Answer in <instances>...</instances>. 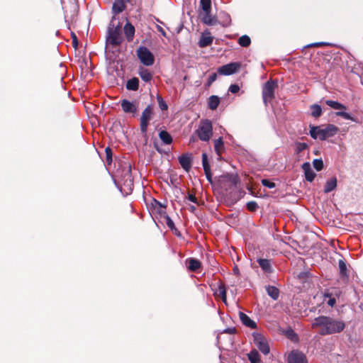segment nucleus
Returning a JSON list of instances; mask_svg holds the SVG:
<instances>
[{"instance_id":"40","label":"nucleus","mask_w":363,"mask_h":363,"mask_svg":"<svg viewBox=\"0 0 363 363\" xmlns=\"http://www.w3.org/2000/svg\"><path fill=\"white\" fill-rule=\"evenodd\" d=\"M165 219H166V224L168 226V228H170L171 230H177L174 223L173 220L171 219V218L168 216H166Z\"/></svg>"},{"instance_id":"34","label":"nucleus","mask_w":363,"mask_h":363,"mask_svg":"<svg viewBox=\"0 0 363 363\" xmlns=\"http://www.w3.org/2000/svg\"><path fill=\"white\" fill-rule=\"evenodd\" d=\"M340 274L341 277H347V265L343 259H340L338 262Z\"/></svg>"},{"instance_id":"19","label":"nucleus","mask_w":363,"mask_h":363,"mask_svg":"<svg viewBox=\"0 0 363 363\" xmlns=\"http://www.w3.org/2000/svg\"><path fill=\"white\" fill-rule=\"evenodd\" d=\"M126 1L127 0H115L112 7V11L115 16L125 10Z\"/></svg>"},{"instance_id":"3","label":"nucleus","mask_w":363,"mask_h":363,"mask_svg":"<svg viewBox=\"0 0 363 363\" xmlns=\"http://www.w3.org/2000/svg\"><path fill=\"white\" fill-rule=\"evenodd\" d=\"M338 130V128L333 124H328L325 127L313 126L310 130V135L314 139L323 140L334 136Z\"/></svg>"},{"instance_id":"25","label":"nucleus","mask_w":363,"mask_h":363,"mask_svg":"<svg viewBox=\"0 0 363 363\" xmlns=\"http://www.w3.org/2000/svg\"><path fill=\"white\" fill-rule=\"evenodd\" d=\"M138 74L141 79L145 82H150L152 78V75L150 73V72L147 69L144 67L140 68Z\"/></svg>"},{"instance_id":"9","label":"nucleus","mask_w":363,"mask_h":363,"mask_svg":"<svg viewBox=\"0 0 363 363\" xmlns=\"http://www.w3.org/2000/svg\"><path fill=\"white\" fill-rule=\"evenodd\" d=\"M277 84L273 81L267 82L262 89V98L265 104L268 102H271L274 96V90Z\"/></svg>"},{"instance_id":"30","label":"nucleus","mask_w":363,"mask_h":363,"mask_svg":"<svg viewBox=\"0 0 363 363\" xmlns=\"http://www.w3.org/2000/svg\"><path fill=\"white\" fill-rule=\"evenodd\" d=\"M224 148L223 142L222 138L216 139L214 142V149L216 154L218 156L221 155L222 151Z\"/></svg>"},{"instance_id":"7","label":"nucleus","mask_w":363,"mask_h":363,"mask_svg":"<svg viewBox=\"0 0 363 363\" xmlns=\"http://www.w3.org/2000/svg\"><path fill=\"white\" fill-rule=\"evenodd\" d=\"M325 104L330 107L339 110V111L335 113V115L337 116H341L344 119L350 120L352 121L356 122V119L352 116L350 113L345 112V111L347 109L346 106L337 101H332V100H326Z\"/></svg>"},{"instance_id":"10","label":"nucleus","mask_w":363,"mask_h":363,"mask_svg":"<svg viewBox=\"0 0 363 363\" xmlns=\"http://www.w3.org/2000/svg\"><path fill=\"white\" fill-rule=\"evenodd\" d=\"M123 111L126 114H130L133 117L138 115V102L130 101L128 99H123L120 101Z\"/></svg>"},{"instance_id":"2","label":"nucleus","mask_w":363,"mask_h":363,"mask_svg":"<svg viewBox=\"0 0 363 363\" xmlns=\"http://www.w3.org/2000/svg\"><path fill=\"white\" fill-rule=\"evenodd\" d=\"M115 19L116 16H113L108 28L106 42L113 46H118L123 42L122 23L119 22L117 25H115Z\"/></svg>"},{"instance_id":"44","label":"nucleus","mask_w":363,"mask_h":363,"mask_svg":"<svg viewBox=\"0 0 363 363\" xmlns=\"http://www.w3.org/2000/svg\"><path fill=\"white\" fill-rule=\"evenodd\" d=\"M240 86L238 84H231L228 89V91L233 94H236L239 91Z\"/></svg>"},{"instance_id":"31","label":"nucleus","mask_w":363,"mask_h":363,"mask_svg":"<svg viewBox=\"0 0 363 363\" xmlns=\"http://www.w3.org/2000/svg\"><path fill=\"white\" fill-rule=\"evenodd\" d=\"M311 115L315 118L320 117L322 114V108L318 104H313L311 106Z\"/></svg>"},{"instance_id":"53","label":"nucleus","mask_w":363,"mask_h":363,"mask_svg":"<svg viewBox=\"0 0 363 363\" xmlns=\"http://www.w3.org/2000/svg\"><path fill=\"white\" fill-rule=\"evenodd\" d=\"M335 299L334 298H330L328 301V304L330 306H333L335 304Z\"/></svg>"},{"instance_id":"24","label":"nucleus","mask_w":363,"mask_h":363,"mask_svg":"<svg viewBox=\"0 0 363 363\" xmlns=\"http://www.w3.org/2000/svg\"><path fill=\"white\" fill-rule=\"evenodd\" d=\"M266 291L273 300L276 301L279 298V289L274 286H266Z\"/></svg>"},{"instance_id":"35","label":"nucleus","mask_w":363,"mask_h":363,"mask_svg":"<svg viewBox=\"0 0 363 363\" xmlns=\"http://www.w3.org/2000/svg\"><path fill=\"white\" fill-rule=\"evenodd\" d=\"M202 164L204 172H207L208 169H211L206 153H203L202 155Z\"/></svg>"},{"instance_id":"8","label":"nucleus","mask_w":363,"mask_h":363,"mask_svg":"<svg viewBox=\"0 0 363 363\" xmlns=\"http://www.w3.org/2000/svg\"><path fill=\"white\" fill-rule=\"evenodd\" d=\"M137 55L144 65L151 66L154 64V55L146 47H140L137 50Z\"/></svg>"},{"instance_id":"4","label":"nucleus","mask_w":363,"mask_h":363,"mask_svg":"<svg viewBox=\"0 0 363 363\" xmlns=\"http://www.w3.org/2000/svg\"><path fill=\"white\" fill-rule=\"evenodd\" d=\"M196 133L201 141H208L213 135L211 121L208 119L201 121Z\"/></svg>"},{"instance_id":"6","label":"nucleus","mask_w":363,"mask_h":363,"mask_svg":"<svg viewBox=\"0 0 363 363\" xmlns=\"http://www.w3.org/2000/svg\"><path fill=\"white\" fill-rule=\"evenodd\" d=\"M238 181V177L236 174H225L221 178L222 187L224 188L226 191H230V194L238 189L237 184Z\"/></svg>"},{"instance_id":"16","label":"nucleus","mask_w":363,"mask_h":363,"mask_svg":"<svg viewBox=\"0 0 363 363\" xmlns=\"http://www.w3.org/2000/svg\"><path fill=\"white\" fill-rule=\"evenodd\" d=\"M302 169L304 172L306 179L310 182H313L315 177V173L313 171L311 164L309 162H304L302 164Z\"/></svg>"},{"instance_id":"26","label":"nucleus","mask_w":363,"mask_h":363,"mask_svg":"<svg viewBox=\"0 0 363 363\" xmlns=\"http://www.w3.org/2000/svg\"><path fill=\"white\" fill-rule=\"evenodd\" d=\"M247 357L250 363H261V357L256 350H252L247 354Z\"/></svg>"},{"instance_id":"27","label":"nucleus","mask_w":363,"mask_h":363,"mask_svg":"<svg viewBox=\"0 0 363 363\" xmlns=\"http://www.w3.org/2000/svg\"><path fill=\"white\" fill-rule=\"evenodd\" d=\"M139 86V80L136 77H133L129 80H128L126 83V89L128 90L136 91L138 89Z\"/></svg>"},{"instance_id":"54","label":"nucleus","mask_w":363,"mask_h":363,"mask_svg":"<svg viewBox=\"0 0 363 363\" xmlns=\"http://www.w3.org/2000/svg\"><path fill=\"white\" fill-rule=\"evenodd\" d=\"M157 30H158V31H159V32H160V33L163 36L166 37V33H165V31L164 30V29H163L161 26H157Z\"/></svg>"},{"instance_id":"37","label":"nucleus","mask_w":363,"mask_h":363,"mask_svg":"<svg viewBox=\"0 0 363 363\" xmlns=\"http://www.w3.org/2000/svg\"><path fill=\"white\" fill-rule=\"evenodd\" d=\"M157 99L158 104H159V106L161 110L165 111L168 108L167 104H166V102L163 100V99L161 96H158Z\"/></svg>"},{"instance_id":"51","label":"nucleus","mask_w":363,"mask_h":363,"mask_svg":"<svg viewBox=\"0 0 363 363\" xmlns=\"http://www.w3.org/2000/svg\"><path fill=\"white\" fill-rule=\"evenodd\" d=\"M225 23H223V26H228L230 23V18L228 14H225Z\"/></svg>"},{"instance_id":"14","label":"nucleus","mask_w":363,"mask_h":363,"mask_svg":"<svg viewBox=\"0 0 363 363\" xmlns=\"http://www.w3.org/2000/svg\"><path fill=\"white\" fill-rule=\"evenodd\" d=\"M211 10H208V11H199V18L201 21L208 26H213L217 23V18L212 16Z\"/></svg>"},{"instance_id":"47","label":"nucleus","mask_w":363,"mask_h":363,"mask_svg":"<svg viewBox=\"0 0 363 363\" xmlns=\"http://www.w3.org/2000/svg\"><path fill=\"white\" fill-rule=\"evenodd\" d=\"M187 199H188L190 201H191V202H193V203H197V199L196 198V196H195L194 195H193V194H189L188 195V196H187Z\"/></svg>"},{"instance_id":"17","label":"nucleus","mask_w":363,"mask_h":363,"mask_svg":"<svg viewBox=\"0 0 363 363\" xmlns=\"http://www.w3.org/2000/svg\"><path fill=\"white\" fill-rule=\"evenodd\" d=\"M239 317L242 324L245 325V326L250 328L252 329H255L257 328L256 323L243 312L239 313Z\"/></svg>"},{"instance_id":"39","label":"nucleus","mask_w":363,"mask_h":363,"mask_svg":"<svg viewBox=\"0 0 363 363\" xmlns=\"http://www.w3.org/2000/svg\"><path fill=\"white\" fill-rule=\"evenodd\" d=\"M262 184L269 189H273L275 187V184L268 179H264L262 180Z\"/></svg>"},{"instance_id":"43","label":"nucleus","mask_w":363,"mask_h":363,"mask_svg":"<svg viewBox=\"0 0 363 363\" xmlns=\"http://www.w3.org/2000/svg\"><path fill=\"white\" fill-rule=\"evenodd\" d=\"M106 154V160L108 163H111L112 161V150L110 147H106L105 150Z\"/></svg>"},{"instance_id":"52","label":"nucleus","mask_w":363,"mask_h":363,"mask_svg":"<svg viewBox=\"0 0 363 363\" xmlns=\"http://www.w3.org/2000/svg\"><path fill=\"white\" fill-rule=\"evenodd\" d=\"M286 335L292 338L293 336H294L296 334L294 332V330L292 329H289L287 331H286Z\"/></svg>"},{"instance_id":"33","label":"nucleus","mask_w":363,"mask_h":363,"mask_svg":"<svg viewBox=\"0 0 363 363\" xmlns=\"http://www.w3.org/2000/svg\"><path fill=\"white\" fill-rule=\"evenodd\" d=\"M238 43L242 47H247L251 43L250 38L248 35H244L238 39Z\"/></svg>"},{"instance_id":"49","label":"nucleus","mask_w":363,"mask_h":363,"mask_svg":"<svg viewBox=\"0 0 363 363\" xmlns=\"http://www.w3.org/2000/svg\"><path fill=\"white\" fill-rule=\"evenodd\" d=\"M155 201L156 204L160 206V209L159 210V212L160 213H165L164 212L165 206H163L161 203L157 201L156 200Z\"/></svg>"},{"instance_id":"38","label":"nucleus","mask_w":363,"mask_h":363,"mask_svg":"<svg viewBox=\"0 0 363 363\" xmlns=\"http://www.w3.org/2000/svg\"><path fill=\"white\" fill-rule=\"evenodd\" d=\"M308 147V145L306 143H296V152L300 153Z\"/></svg>"},{"instance_id":"36","label":"nucleus","mask_w":363,"mask_h":363,"mask_svg":"<svg viewBox=\"0 0 363 363\" xmlns=\"http://www.w3.org/2000/svg\"><path fill=\"white\" fill-rule=\"evenodd\" d=\"M313 167L317 171H320L323 169V162L320 159H315L313 161Z\"/></svg>"},{"instance_id":"21","label":"nucleus","mask_w":363,"mask_h":363,"mask_svg":"<svg viewBox=\"0 0 363 363\" xmlns=\"http://www.w3.org/2000/svg\"><path fill=\"white\" fill-rule=\"evenodd\" d=\"M259 265L262 269V270L265 273H271L272 272V266L270 260L267 259H259L257 260Z\"/></svg>"},{"instance_id":"5","label":"nucleus","mask_w":363,"mask_h":363,"mask_svg":"<svg viewBox=\"0 0 363 363\" xmlns=\"http://www.w3.org/2000/svg\"><path fill=\"white\" fill-rule=\"evenodd\" d=\"M153 116V107L152 105H148L143 111L140 118V127L142 133L145 134L147 133L149 122L152 120Z\"/></svg>"},{"instance_id":"50","label":"nucleus","mask_w":363,"mask_h":363,"mask_svg":"<svg viewBox=\"0 0 363 363\" xmlns=\"http://www.w3.org/2000/svg\"><path fill=\"white\" fill-rule=\"evenodd\" d=\"M205 172V174H206V177L207 178V179L211 182V179H212V175H211V169H208L207 172Z\"/></svg>"},{"instance_id":"22","label":"nucleus","mask_w":363,"mask_h":363,"mask_svg":"<svg viewBox=\"0 0 363 363\" xmlns=\"http://www.w3.org/2000/svg\"><path fill=\"white\" fill-rule=\"evenodd\" d=\"M337 186V179L336 177H333L331 179H328L324 187V192L325 193H329L334 190Z\"/></svg>"},{"instance_id":"29","label":"nucleus","mask_w":363,"mask_h":363,"mask_svg":"<svg viewBox=\"0 0 363 363\" xmlns=\"http://www.w3.org/2000/svg\"><path fill=\"white\" fill-rule=\"evenodd\" d=\"M220 103V99L217 96H211L208 99V107L211 110H216Z\"/></svg>"},{"instance_id":"45","label":"nucleus","mask_w":363,"mask_h":363,"mask_svg":"<svg viewBox=\"0 0 363 363\" xmlns=\"http://www.w3.org/2000/svg\"><path fill=\"white\" fill-rule=\"evenodd\" d=\"M217 79V74L212 73L209 75L208 79V85L210 86L213 82H214Z\"/></svg>"},{"instance_id":"56","label":"nucleus","mask_w":363,"mask_h":363,"mask_svg":"<svg viewBox=\"0 0 363 363\" xmlns=\"http://www.w3.org/2000/svg\"><path fill=\"white\" fill-rule=\"evenodd\" d=\"M191 211H194L195 210V206H191Z\"/></svg>"},{"instance_id":"13","label":"nucleus","mask_w":363,"mask_h":363,"mask_svg":"<svg viewBox=\"0 0 363 363\" xmlns=\"http://www.w3.org/2000/svg\"><path fill=\"white\" fill-rule=\"evenodd\" d=\"M288 363H308V360L303 353L293 350L288 356Z\"/></svg>"},{"instance_id":"12","label":"nucleus","mask_w":363,"mask_h":363,"mask_svg":"<svg viewBox=\"0 0 363 363\" xmlns=\"http://www.w3.org/2000/svg\"><path fill=\"white\" fill-rule=\"evenodd\" d=\"M240 68V64L232 62L220 67L218 73L222 75H230L235 73Z\"/></svg>"},{"instance_id":"23","label":"nucleus","mask_w":363,"mask_h":363,"mask_svg":"<svg viewBox=\"0 0 363 363\" xmlns=\"http://www.w3.org/2000/svg\"><path fill=\"white\" fill-rule=\"evenodd\" d=\"M188 262V269L191 272H196L201 267V262L194 258H189L186 259Z\"/></svg>"},{"instance_id":"55","label":"nucleus","mask_w":363,"mask_h":363,"mask_svg":"<svg viewBox=\"0 0 363 363\" xmlns=\"http://www.w3.org/2000/svg\"><path fill=\"white\" fill-rule=\"evenodd\" d=\"M233 271H234V273H235V274H237V275H238V274H239V273H240V272H239V269H238V267H234V269H233Z\"/></svg>"},{"instance_id":"15","label":"nucleus","mask_w":363,"mask_h":363,"mask_svg":"<svg viewBox=\"0 0 363 363\" xmlns=\"http://www.w3.org/2000/svg\"><path fill=\"white\" fill-rule=\"evenodd\" d=\"M123 31L128 42H131L133 40L135 29V27L128 21H127L123 27Z\"/></svg>"},{"instance_id":"28","label":"nucleus","mask_w":363,"mask_h":363,"mask_svg":"<svg viewBox=\"0 0 363 363\" xmlns=\"http://www.w3.org/2000/svg\"><path fill=\"white\" fill-rule=\"evenodd\" d=\"M160 138L161 140L167 145H169L172 142V138L170 134L166 130H162L159 133Z\"/></svg>"},{"instance_id":"20","label":"nucleus","mask_w":363,"mask_h":363,"mask_svg":"<svg viewBox=\"0 0 363 363\" xmlns=\"http://www.w3.org/2000/svg\"><path fill=\"white\" fill-rule=\"evenodd\" d=\"M208 34H209V33ZM213 38L212 36L203 33L199 41V45L201 48L207 47L213 43Z\"/></svg>"},{"instance_id":"57","label":"nucleus","mask_w":363,"mask_h":363,"mask_svg":"<svg viewBox=\"0 0 363 363\" xmlns=\"http://www.w3.org/2000/svg\"><path fill=\"white\" fill-rule=\"evenodd\" d=\"M128 185H129L130 186L132 185V182H131V180H130V179L129 180V184H128Z\"/></svg>"},{"instance_id":"1","label":"nucleus","mask_w":363,"mask_h":363,"mask_svg":"<svg viewBox=\"0 0 363 363\" xmlns=\"http://www.w3.org/2000/svg\"><path fill=\"white\" fill-rule=\"evenodd\" d=\"M313 328H320L319 334L326 335L342 332L345 324L340 320L321 315L315 318Z\"/></svg>"},{"instance_id":"11","label":"nucleus","mask_w":363,"mask_h":363,"mask_svg":"<svg viewBox=\"0 0 363 363\" xmlns=\"http://www.w3.org/2000/svg\"><path fill=\"white\" fill-rule=\"evenodd\" d=\"M252 336L254 343L258 347V349L264 354H268L270 352V349L266 338L258 333H254Z\"/></svg>"},{"instance_id":"42","label":"nucleus","mask_w":363,"mask_h":363,"mask_svg":"<svg viewBox=\"0 0 363 363\" xmlns=\"http://www.w3.org/2000/svg\"><path fill=\"white\" fill-rule=\"evenodd\" d=\"M219 295L222 297L224 302L226 301V291L224 286H220L218 288Z\"/></svg>"},{"instance_id":"41","label":"nucleus","mask_w":363,"mask_h":363,"mask_svg":"<svg viewBox=\"0 0 363 363\" xmlns=\"http://www.w3.org/2000/svg\"><path fill=\"white\" fill-rule=\"evenodd\" d=\"M247 208L250 211H255L258 208L257 203L255 201H250L247 203Z\"/></svg>"},{"instance_id":"46","label":"nucleus","mask_w":363,"mask_h":363,"mask_svg":"<svg viewBox=\"0 0 363 363\" xmlns=\"http://www.w3.org/2000/svg\"><path fill=\"white\" fill-rule=\"evenodd\" d=\"M329 45V43H324V42H320V43H312V44L308 45L307 47L308 48H311V47H321V46H323V45Z\"/></svg>"},{"instance_id":"48","label":"nucleus","mask_w":363,"mask_h":363,"mask_svg":"<svg viewBox=\"0 0 363 363\" xmlns=\"http://www.w3.org/2000/svg\"><path fill=\"white\" fill-rule=\"evenodd\" d=\"M236 330L235 328H228L223 330V333H228V334H234L235 333Z\"/></svg>"},{"instance_id":"32","label":"nucleus","mask_w":363,"mask_h":363,"mask_svg":"<svg viewBox=\"0 0 363 363\" xmlns=\"http://www.w3.org/2000/svg\"><path fill=\"white\" fill-rule=\"evenodd\" d=\"M200 11L211 10V0H200Z\"/></svg>"},{"instance_id":"18","label":"nucleus","mask_w":363,"mask_h":363,"mask_svg":"<svg viewBox=\"0 0 363 363\" xmlns=\"http://www.w3.org/2000/svg\"><path fill=\"white\" fill-rule=\"evenodd\" d=\"M179 162L182 168L189 172L191 167V160L190 155L186 154L179 157Z\"/></svg>"}]
</instances>
